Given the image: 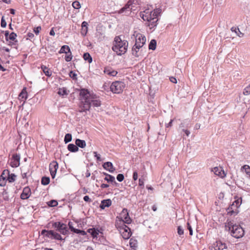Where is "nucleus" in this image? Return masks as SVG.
<instances>
[{"label": "nucleus", "instance_id": "f257e3e1", "mask_svg": "<svg viewBox=\"0 0 250 250\" xmlns=\"http://www.w3.org/2000/svg\"><path fill=\"white\" fill-rule=\"evenodd\" d=\"M161 10L159 8H156L154 10L146 8L140 12V16L144 21H146V24L150 29H152L157 26L158 15L161 13Z\"/></svg>", "mask_w": 250, "mask_h": 250}, {"label": "nucleus", "instance_id": "f03ea898", "mask_svg": "<svg viewBox=\"0 0 250 250\" xmlns=\"http://www.w3.org/2000/svg\"><path fill=\"white\" fill-rule=\"evenodd\" d=\"M225 229L230 232V235L236 238H240L244 235V230L240 226L234 224L232 221L228 219L225 223Z\"/></svg>", "mask_w": 250, "mask_h": 250}, {"label": "nucleus", "instance_id": "7ed1b4c3", "mask_svg": "<svg viewBox=\"0 0 250 250\" xmlns=\"http://www.w3.org/2000/svg\"><path fill=\"white\" fill-rule=\"evenodd\" d=\"M128 44L127 41L122 40L120 36H116L113 42L112 49L118 55H122L127 51Z\"/></svg>", "mask_w": 250, "mask_h": 250}, {"label": "nucleus", "instance_id": "20e7f679", "mask_svg": "<svg viewBox=\"0 0 250 250\" xmlns=\"http://www.w3.org/2000/svg\"><path fill=\"white\" fill-rule=\"evenodd\" d=\"M80 95L83 97L79 104L80 112H86L89 110L91 107V103L89 102V91L87 89H82L80 90Z\"/></svg>", "mask_w": 250, "mask_h": 250}, {"label": "nucleus", "instance_id": "39448f33", "mask_svg": "<svg viewBox=\"0 0 250 250\" xmlns=\"http://www.w3.org/2000/svg\"><path fill=\"white\" fill-rule=\"evenodd\" d=\"M115 226L124 239H128L130 237L132 234L130 229L123 222L118 220L115 222Z\"/></svg>", "mask_w": 250, "mask_h": 250}, {"label": "nucleus", "instance_id": "423d86ee", "mask_svg": "<svg viewBox=\"0 0 250 250\" xmlns=\"http://www.w3.org/2000/svg\"><path fill=\"white\" fill-rule=\"evenodd\" d=\"M241 203V198L235 200L227 209V214L229 215H236L239 212L238 208Z\"/></svg>", "mask_w": 250, "mask_h": 250}, {"label": "nucleus", "instance_id": "0eeeda50", "mask_svg": "<svg viewBox=\"0 0 250 250\" xmlns=\"http://www.w3.org/2000/svg\"><path fill=\"white\" fill-rule=\"evenodd\" d=\"M125 87V84L124 82L115 81L111 83L110 89L113 93L120 94L122 93Z\"/></svg>", "mask_w": 250, "mask_h": 250}, {"label": "nucleus", "instance_id": "6e6552de", "mask_svg": "<svg viewBox=\"0 0 250 250\" xmlns=\"http://www.w3.org/2000/svg\"><path fill=\"white\" fill-rule=\"evenodd\" d=\"M118 220L123 222L125 224H129L131 223L132 220L129 216L127 209H123L120 215L116 217L115 222H117Z\"/></svg>", "mask_w": 250, "mask_h": 250}, {"label": "nucleus", "instance_id": "1a4fd4ad", "mask_svg": "<svg viewBox=\"0 0 250 250\" xmlns=\"http://www.w3.org/2000/svg\"><path fill=\"white\" fill-rule=\"evenodd\" d=\"M53 227L56 229V230L63 235L67 234L68 232L67 227L66 224L61 222H55L53 223Z\"/></svg>", "mask_w": 250, "mask_h": 250}, {"label": "nucleus", "instance_id": "9d476101", "mask_svg": "<svg viewBox=\"0 0 250 250\" xmlns=\"http://www.w3.org/2000/svg\"><path fill=\"white\" fill-rule=\"evenodd\" d=\"M135 36V45L139 46V47H142L146 43V39L145 35L141 33H136Z\"/></svg>", "mask_w": 250, "mask_h": 250}, {"label": "nucleus", "instance_id": "9b49d317", "mask_svg": "<svg viewBox=\"0 0 250 250\" xmlns=\"http://www.w3.org/2000/svg\"><path fill=\"white\" fill-rule=\"evenodd\" d=\"M59 168L58 163L56 161H53L49 165V171L52 178H54L57 171Z\"/></svg>", "mask_w": 250, "mask_h": 250}, {"label": "nucleus", "instance_id": "f8f14e48", "mask_svg": "<svg viewBox=\"0 0 250 250\" xmlns=\"http://www.w3.org/2000/svg\"><path fill=\"white\" fill-rule=\"evenodd\" d=\"M89 102L91 103L93 106L99 107L101 104V101L96 97V96L93 94H91L89 92Z\"/></svg>", "mask_w": 250, "mask_h": 250}, {"label": "nucleus", "instance_id": "ddd939ff", "mask_svg": "<svg viewBox=\"0 0 250 250\" xmlns=\"http://www.w3.org/2000/svg\"><path fill=\"white\" fill-rule=\"evenodd\" d=\"M20 156L19 154L13 155L10 159V164L12 167H17L20 165Z\"/></svg>", "mask_w": 250, "mask_h": 250}, {"label": "nucleus", "instance_id": "4468645a", "mask_svg": "<svg viewBox=\"0 0 250 250\" xmlns=\"http://www.w3.org/2000/svg\"><path fill=\"white\" fill-rule=\"evenodd\" d=\"M214 173L221 178H224L226 176V173L223 168L221 167H216L212 169Z\"/></svg>", "mask_w": 250, "mask_h": 250}, {"label": "nucleus", "instance_id": "2eb2a0df", "mask_svg": "<svg viewBox=\"0 0 250 250\" xmlns=\"http://www.w3.org/2000/svg\"><path fill=\"white\" fill-rule=\"evenodd\" d=\"M212 248H214V250H223L227 247L225 243H223L221 241H216L212 245Z\"/></svg>", "mask_w": 250, "mask_h": 250}, {"label": "nucleus", "instance_id": "dca6fc26", "mask_svg": "<svg viewBox=\"0 0 250 250\" xmlns=\"http://www.w3.org/2000/svg\"><path fill=\"white\" fill-rule=\"evenodd\" d=\"M31 194V189L29 187H27L23 188L21 197L22 199H26L28 198Z\"/></svg>", "mask_w": 250, "mask_h": 250}, {"label": "nucleus", "instance_id": "f3484780", "mask_svg": "<svg viewBox=\"0 0 250 250\" xmlns=\"http://www.w3.org/2000/svg\"><path fill=\"white\" fill-rule=\"evenodd\" d=\"M131 4L129 3V2H128L124 7L121 8L119 11V13L121 14L123 13H125V14H129L131 12L132 10V7H130Z\"/></svg>", "mask_w": 250, "mask_h": 250}, {"label": "nucleus", "instance_id": "a211bd4d", "mask_svg": "<svg viewBox=\"0 0 250 250\" xmlns=\"http://www.w3.org/2000/svg\"><path fill=\"white\" fill-rule=\"evenodd\" d=\"M103 167L105 169L109 171L110 172H113L115 170V168L114 167L112 163L110 162L104 163L103 164Z\"/></svg>", "mask_w": 250, "mask_h": 250}, {"label": "nucleus", "instance_id": "6ab92c4d", "mask_svg": "<svg viewBox=\"0 0 250 250\" xmlns=\"http://www.w3.org/2000/svg\"><path fill=\"white\" fill-rule=\"evenodd\" d=\"M112 202L109 199L103 200L101 201V203L100 205V208L101 209H104L106 207H109L111 205Z\"/></svg>", "mask_w": 250, "mask_h": 250}, {"label": "nucleus", "instance_id": "aec40b11", "mask_svg": "<svg viewBox=\"0 0 250 250\" xmlns=\"http://www.w3.org/2000/svg\"><path fill=\"white\" fill-rule=\"evenodd\" d=\"M104 73L109 76H115L117 74V71L110 67H106L104 68Z\"/></svg>", "mask_w": 250, "mask_h": 250}, {"label": "nucleus", "instance_id": "412c9836", "mask_svg": "<svg viewBox=\"0 0 250 250\" xmlns=\"http://www.w3.org/2000/svg\"><path fill=\"white\" fill-rule=\"evenodd\" d=\"M88 31V23L84 21L82 23V28L81 33L83 36H85L87 33Z\"/></svg>", "mask_w": 250, "mask_h": 250}, {"label": "nucleus", "instance_id": "4be33fe9", "mask_svg": "<svg viewBox=\"0 0 250 250\" xmlns=\"http://www.w3.org/2000/svg\"><path fill=\"white\" fill-rule=\"evenodd\" d=\"M54 230H47L45 229H43L42 231V234L49 238L53 239V235L54 234Z\"/></svg>", "mask_w": 250, "mask_h": 250}, {"label": "nucleus", "instance_id": "5701e85b", "mask_svg": "<svg viewBox=\"0 0 250 250\" xmlns=\"http://www.w3.org/2000/svg\"><path fill=\"white\" fill-rule=\"evenodd\" d=\"M27 97L26 88H24L19 95V99L21 101H24Z\"/></svg>", "mask_w": 250, "mask_h": 250}, {"label": "nucleus", "instance_id": "b1692460", "mask_svg": "<svg viewBox=\"0 0 250 250\" xmlns=\"http://www.w3.org/2000/svg\"><path fill=\"white\" fill-rule=\"evenodd\" d=\"M141 48L142 47H139V46H136V45H134L132 48V55L136 57H138L140 55L139 51Z\"/></svg>", "mask_w": 250, "mask_h": 250}, {"label": "nucleus", "instance_id": "393cba45", "mask_svg": "<svg viewBox=\"0 0 250 250\" xmlns=\"http://www.w3.org/2000/svg\"><path fill=\"white\" fill-rule=\"evenodd\" d=\"M87 231L91 234L93 238H97L99 232V231L98 229H96L95 228L89 229Z\"/></svg>", "mask_w": 250, "mask_h": 250}, {"label": "nucleus", "instance_id": "a878e982", "mask_svg": "<svg viewBox=\"0 0 250 250\" xmlns=\"http://www.w3.org/2000/svg\"><path fill=\"white\" fill-rule=\"evenodd\" d=\"M75 144L78 147L79 146L81 148H84L86 146V143L85 141L79 139L76 140Z\"/></svg>", "mask_w": 250, "mask_h": 250}, {"label": "nucleus", "instance_id": "bb28decb", "mask_svg": "<svg viewBox=\"0 0 250 250\" xmlns=\"http://www.w3.org/2000/svg\"><path fill=\"white\" fill-rule=\"evenodd\" d=\"M41 68L43 73L46 76L49 77L51 76L52 71L50 70L49 68H48L45 65H42L41 66Z\"/></svg>", "mask_w": 250, "mask_h": 250}, {"label": "nucleus", "instance_id": "cd10ccee", "mask_svg": "<svg viewBox=\"0 0 250 250\" xmlns=\"http://www.w3.org/2000/svg\"><path fill=\"white\" fill-rule=\"evenodd\" d=\"M67 149L69 151L72 152H77L79 149L78 147L76 145H75L72 144H70L68 145Z\"/></svg>", "mask_w": 250, "mask_h": 250}, {"label": "nucleus", "instance_id": "c85d7f7f", "mask_svg": "<svg viewBox=\"0 0 250 250\" xmlns=\"http://www.w3.org/2000/svg\"><path fill=\"white\" fill-rule=\"evenodd\" d=\"M67 52H70V49L68 45H64L62 46L61 48L59 53L62 54V53H67Z\"/></svg>", "mask_w": 250, "mask_h": 250}, {"label": "nucleus", "instance_id": "c756f323", "mask_svg": "<svg viewBox=\"0 0 250 250\" xmlns=\"http://www.w3.org/2000/svg\"><path fill=\"white\" fill-rule=\"evenodd\" d=\"M104 175H106V177L104 178L105 181L108 182H114L116 183L114 176L107 173H104Z\"/></svg>", "mask_w": 250, "mask_h": 250}, {"label": "nucleus", "instance_id": "7c9ffc66", "mask_svg": "<svg viewBox=\"0 0 250 250\" xmlns=\"http://www.w3.org/2000/svg\"><path fill=\"white\" fill-rule=\"evenodd\" d=\"M230 30L232 32H235L237 35L240 37H242L244 36V34L240 31L238 28L232 27L231 28Z\"/></svg>", "mask_w": 250, "mask_h": 250}, {"label": "nucleus", "instance_id": "2f4dec72", "mask_svg": "<svg viewBox=\"0 0 250 250\" xmlns=\"http://www.w3.org/2000/svg\"><path fill=\"white\" fill-rule=\"evenodd\" d=\"M12 230L10 228L7 227L2 232V234L5 236H10L12 234Z\"/></svg>", "mask_w": 250, "mask_h": 250}, {"label": "nucleus", "instance_id": "473e14b6", "mask_svg": "<svg viewBox=\"0 0 250 250\" xmlns=\"http://www.w3.org/2000/svg\"><path fill=\"white\" fill-rule=\"evenodd\" d=\"M83 58L85 61H87L89 63H91L92 61V58L88 53H84Z\"/></svg>", "mask_w": 250, "mask_h": 250}, {"label": "nucleus", "instance_id": "72a5a7b5", "mask_svg": "<svg viewBox=\"0 0 250 250\" xmlns=\"http://www.w3.org/2000/svg\"><path fill=\"white\" fill-rule=\"evenodd\" d=\"M58 94L61 96H63L68 95V92H67L66 88L63 87L59 89Z\"/></svg>", "mask_w": 250, "mask_h": 250}, {"label": "nucleus", "instance_id": "f704fd0d", "mask_svg": "<svg viewBox=\"0 0 250 250\" xmlns=\"http://www.w3.org/2000/svg\"><path fill=\"white\" fill-rule=\"evenodd\" d=\"M156 41L155 40H152L149 44V46H148L149 49L154 50L156 49Z\"/></svg>", "mask_w": 250, "mask_h": 250}, {"label": "nucleus", "instance_id": "c9c22d12", "mask_svg": "<svg viewBox=\"0 0 250 250\" xmlns=\"http://www.w3.org/2000/svg\"><path fill=\"white\" fill-rule=\"evenodd\" d=\"M50 182V178L48 177H43L41 180L42 184L47 185Z\"/></svg>", "mask_w": 250, "mask_h": 250}, {"label": "nucleus", "instance_id": "e433bc0d", "mask_svg": "<svg viewBox=\"0 0 250 250\" xmlns=\"http://www.w3.org/2000/svg\"><path fill=\"white\" fill-rule=\"evenodd\" d=\"M5 171V170H4L3 172V173H2V174L1 175V176L0 177V186L1 187H3V186H5V184H6L5 178L4 177H3V175L4 174V173Z\"/></svg>", "mask_w": 250, "mask_h": 250}, {"label": "nucleus", "instance_id": "4c0bfd02", "mask_svg": "<svg viewBox=\"0 0 250 250\" xmlns=\"http://www.w3.org/2000/svg\"><path fill=\"white\" fill-rule=\"evenodd\" d=\"M129 245L131 248H135L137 246V241L132 238L130 239L129 240Z\"/></svg>", "mask_w": 250, "mask_h": 250}, {"label": "nucleus", "instance_id": "58836bf2", "mask_svg": "<svg viewBox=\"0 0 250 250\" xmlns=\"http://www.w3.org/2000/svg\"><path fill=\"white\" fill-rule=\"evenodd\" d=\"M72 140V135L71 134L67 133L65 135L64 141L65 143H67L70 142Z\"/></svg>", "mask_w": 250, "mask_h": 250}, {"label": "nucleus", "instance_id": "ea45409f", "mask_svg": "<svg viewBox=\"0 0 250 250\" xmlns=\"http://www.w3.org/2000/svg\"><path fill=\"white\" fill-rule=\"evenodd\" d=\"M53 239H56V240H62V237L61 236V235L59 233H57V232H56L55 231L54 232V234L53 235Z\"/></svg>", "mask_w": 250, "mask_h": 250}, {"label": "nucleus", "instance_id": "a19ab883", "mask_svg": "<svg viewBox=\"0 0 250 250\" xmlns=\"http://www.w3.org/2000/svg\"><path fill=\"white\" fill-rule=\"evenodd\" d=\"M47 205L49 207H54L58 205V202L56 200H52L48 202Z\"/></svg>", "mask_w": 250, "mask_h": 250}, {"label": "nucleus", "instance_id": "79ce46f5", "mask_svg": "<svg viewBox=\"0 0 250 250\" xmlns=\"http://www.w3.org/2000/svg\"><path fill=\"white\" fill-rule=\"evenodd\" d=\"M72 6L74 8L79 9L81 8V6L80 2L78 1H75L72 3Z\"/></svg>", "mask_w": 250, "mask_h": 250}, {"label": "nucleus", "instance_id": "37998d69", "mask_svg": "<svg viewBox=\"0 0 250 250\" xmlns=\"http://www.w3.org/2000/svg\"><path fill=\"white\" fill-rule=\"evenodd\" d=\"M16 175L14 174H11L10 175H9V176L8 177V180L9 182H13L16 180Z\"/></svg>", "mask_w": 250, "mask_h": 250}, {"label": "nucleus", "instance_id": "c03bdc74", "mask_svg": "<svg viewBox=\"0 0 250 250\" xmlns=\"http://www.w3.org/2000/svg\"><path fill=\"white\" fill-rule=\"evenodd\" d=\"M73 232L76 233H80L82 235H85L86 234V233L84 230H80L78 229H74Z\"/></svg>", "mask_w": 250, "mask_h": 250}, {"label": "nucleus", "instance_id": "a18cd8bd", "mask_svg": "<svg viewBox=\"0 0 250 250\" xmlns=\"http://www.w3.org/2000/svg\"><path fill=\"white\" fill-rule=\"evenodd\" d=\"M250 94V85L246 86L243 91L244 95H248Z\"/></svg>", "mask_w": 250, "mask_h": 250}, {"label": "nucleus", "instance_id": "49530a36", "mask_svg": "<svg viewBox=\"0 0 250 250\" xmlns=\"http://www.w3.org/2000/svg\"><path fill=\"white\" fill-rule=\"evenodd\" d=\"M16 34H15L14 32H12L11 34H9L8 39L12 41H14L16 40Z\"/></svg>", "mask_w": 250, "mask_h": 250}, {"label": "nucleus", "instance_id": "de8ad7c7", "mask_svg": "<svg viewBox=\"0 0 250 250\" xmlns=\"http://www.w3.org/2000/svg\"><path fill=\"white\" fill-rule=\"evenodd\" d=\"M69 54L67 55H66L65 57V60L66 62H70L71 61L72 59V55L71 52H69Z\"/></svg>", "mask_w": 250, "mask_h": 250}, {"label": "nucleus", "instance_id": "09e8293b", "mask_svg": "<svg viewBox=\"0 0 250 250\" xmlns=\"http://www.w3.org/2000/svg\"><path fill=\"white\" fill-rule=\"evenodd\" d=\"M177 232L179 235L184 234V229L181 226H178L177 228Z\"/></svg>", "mask_w": 250, "mask_h": 250}, {"label": "nucleus", "instance_id": "8fccbe9b", "mask_svg": "<svg viewBox=\"0 0 250 250\" xmlns=\"http://www.w3.org/2000/svg\"><path fill=\"white\" fill-rule=\"evenodd\" d=\"M41 30H42V27H41V26H39L36 28H34V29H33V31L36 35H38L40 32Z\"/></svg>", "mask_w": 250, "mask_h": 250}, {"label": "nucleus", "instance_id": "3c124183", "mask_svg": "<svg viewBox=\"0 0 250 250\" xmlns=\"http://www.w3.org/2000/svg\"><path fill=\"white\" fill-rule=\"evenodd\" d=\"M117 179L119 182H122L124 179V176L122 174H119L117 176Z\"/></svg>", "mask_w": 250, "mask_h": 250}, {"label": "nucleus", "instance_id": "603ef678", "mask_svg": "<svg viewBox=\"0 0 250 250\" xmlns=\"http://www.w3.org/2000/svg\"><path fill=\"white\" fill-rule=\"evenodd\" d=\"M187 227H188V229L189 230V235L191 236L192 235H193V230H192V228H191L190 224L188 222L187 223Z\"/></svg>", "mask_w": 250, "mask_h": 250}, {"label": "nucleus", "instance_id": "864d4df0", "mask_svg": "<svg viewBox=\"0 0 250 250\" xmlns=\"http://www.w3.org/2000/svg\"><path fill=\"white\" fill-rule=\"evenodd\" d=\"M93 153L94 154V157L96 158L97 160L98 161H102L101 158V156H100V154H98L97 152H94Z\"/></svg>", "mask_w": 250, "mask_h": 250}, {"label": "nucleus", "instance_id": "5fc2aeb1", "mask_svg": "<svg viewBox=\"0 0 250 250\" xmlns=\"http://www.w3.org/2000/svg\"><path fill=\"white\" fill-rule=\"evenodd\" d=\"M6 26V22L4 20L3 17L2 18L1 21V26L2 27H5Z\"/></svg>", "mask_w": 250, "mask_h": 250}, {"label": "nucleus", "instance_id": "6e6d98bb", "mask_svg": "<svg viewBox=\"0 0 250 250\" xmlns=\"http://www.w3.org/2000/svg\"><path fill=\"white\" fill-rule=\"evenodd\" d=\"M76 76H77V75L74 72H73L72 71L70 72L69 76L71 78H73V79H75L76 78Z\"/></svg>", "mask_w": 250, "mask_h": 250}, {"label": "nucleus", "instance_id": "4d7b16f0", "mask_svg": "<svg viewBox=\"0 0 250 250\" xmlns=\"http://www.w3.org/2000/svg\"><path fill=\"white\" fill-rule=\"evenodd\" d=\"M138 179V173L137 171H135L133 174V179L134 181H136Z\"/></svg>", "mask_w": 250, "mask_h": 250}, {"label": "nucleus", "instance_id": "13d9d810", "mask_svg": "<svg viewBox=\"0 0 250 250\" xmlns=\"http://www.w3.org/2000/svg\"><path fill=\"white\" fill-rule=\"evenodd\" d=\"M169 80L171 82L174 83H177V80L175 77H171L169 78Z\"/></svg>", "mask_w": 250, "mask_h": 250}, {"label": "nucleus", "instance_id": "bf43d9fd", "mask_svg": "<svg viewBox=\"0 0 250 250\" xmlns=\"http://www.w3.org/2000/svg\"><path fill=\"white\" fill-rule=\"evenodd\" d=\"M83 200L85 202H90L91 201V199H90L89 196H87V195H86V196H84Z\"/></svg>", "mask_w": 250, "mask_h": 250}, {"label": "nucleus", "instance_id": "052dcab7", "mask_svg": "<svg viewBox=\"0 0 250 250\" xmlns=\"http://www.w3.org/2000/svg\"><path fill=\"white\" fill-rule=\"evenodd\" d=\"M68 226H69V229H70V230L73 231V230L74 229V228H73V223L72 222H69L68 223Z\"/></svg>", "mask_w": 250, "mask_h": 250}, {"label": "nucleus", "instance_id": "680f3d73", "mask_svg": "<svg viewBox=\"0 0 250 250\" xmlns=\"http://www.w3.org/2000/svg\"><path fill=\"white\" fill-rule=\"evenodd\" d=\"M54 27H52L50 31V33H49V34L51 35V36H55V31H54Z\"/></svg>", "mask_w": 250, "mask_h": 250}, {"label": "nucleus", "instance_id": "e2e57ef3", "mask_svg": "<svg viewBox=\"0 0 250 250\" xmlns=\"http://www.w3.org/2000/svg\"><path fill=\"white\" fill-rule=\"evenodd\" d=\"M144 185V180L141 179H139V185L140 186H143Z\"/></svg>", "mask_w": 250, "mask_h": 250}, {"label": "nucleus", "instance_id": "0e129e2a", "mask_svg": "<svg viewBox=\"0 0 250 250\" xmlns=\"http://www.w3.org/2000/svg\"><path fill=\"white\" fill-rule=\"evenodd\" d=\"M172 122H173V120H171L166 125V127H169L171 126L172 125Z\"/></svg>", "mask_w": 250, "mask_h": 250}, {"label": "nucleus", "instance_id": "69168bd1", "mask_svg": "<svg viewBox=\"0 0 250 250\" xmlns=\"http://www.w3.org/2000/svg\"><path fill=\"white\" fill-rule=\"evenodd\" d=\"M109 187V185L105 184H102L101 186V188H107Z\"/></svg>", "mask_w": 250, "mask_h": 250}, {"label": "nucleus", "instance_id": "338daca9", "mask_svg": "<svg viewBox=\"0 0 250 250\" xmlns=\"http://www.w3.org/2000/svg\"><path fill=\"white\" fill-rule=\"evenodd\" d=\"M183 131L185 133L187 136H188L190 134V131L188 130L183 129Z\"/></svg>", "mask_w": 250, "mask_h": 250}, {"label": "nucleus", "instance_id": "774afa93", "mask_svg": "<svg viewBox=\"0 0 250 250\" xmlns=\"http://www.w3.org/2000/svg\"><path fill=\"white\" fill-rule=\"evenodd\" d=\"M152 209L154 211H156L157 210V207L156 205H153L152 207Z\"/></svg>", "mask_w": 250, "mask_h": 250}]
</instances>
